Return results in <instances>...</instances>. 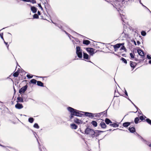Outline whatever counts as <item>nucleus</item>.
Listing matches in <instances>:
<instances>
[{
  "instance_id": "nucleus-15",
  "label": "nucleus",
  "mask_w": 151,
  "mask_h": 151,
  "mask_svg": "<svg viewBox=\"0 0 151 151\" xmlns=\"http://www.w3.org/2000/svg\"><path fill=\"white\" fill-rule=\"evenodd\" d=\"M30 6H31V9L33 13H36L37 11V8L35 6H32L30 5H29Z\"/></svg>"
},
{
  "instance_id": "nucleus-35",
  "label": "nucleus",
  "mask_w": 151,
  "mask_h": 151,
  "mask_svg": "<svg viewBox=\"0 0 151 151\" xmlns=\"http://www.w3.org/2000/svg\"><path fill=\"white\" fill-rule=\"evenodd\" d=\"M121 60L124 63L126 64L127 63V60L124 58H122L121 59Z\"/></svg>"
},
{
  "instance_id": "nucleus-56",
  "label": "nucleus",
  "mask_w": 151,
  "mask_h": 151,
  "mask_svg": "<svg viewBox=\"0 0 151 151\" xmlns=\"http://www.w3.org/2000/svg\"><path fill=\"white\" fill-rule=\"evenodd\" d=\"M142 6L144 7H145V6L143 5L142 4Z\"/></svg>"
},
{
  "instance_id": "nucleus-57",
  "label": "nucleus",
  "mask_w": 151,
  "mask_h": 151,
  "mask_svg": "<svg viewBox=\"0 0 151 151\" xmlns=\"http://www.w3.org/2000/svg\"><path fill=\"white\" fill-rule=\"evenodd\" d=\"M64 32H65V33H66V34H67V32H66L65 31H64Z\"/></svg>"
},
{
  "instance_id": "nucleus-9",
  "label": "nucleus",
  "mask_w": 151,
  "mask_h": 151,
  "mask_svg": "<svg viewBox=\"0 0 151 151\" xmlns=\"http://www.w3.org/2000/svg\"><path fill=\"white\" fill-rule=\"evenodd\" d=\"M99 125L102 129H105L107 127V125H106L105 122L103 121L101 122Z\"/></svg>"
},
{
  "instance_id": "nucleus-60",
  "label": "nucleus",
  "mask_w": 151,
  "mask_h": 151,
  "mask_svg": "<svg viewBox=\"0 0 151 151\" xmlns=\"http://www.w3.org/2000/svg\"><path fill=\"white\" fill-rule=\"evenodd\" d=\"M116 2L117 3L119 2L117 1H116Z\"/></svg>"
},
{
  "instance_id": "nucleus-50",
  "label": "nucleus",
  "mask_w": 151,
  "mask_h": 151,
  "mask_svg": "<svg viewBox=\"0 0 151 151\" xmlns=\"http://www.w3.org/2000/svg\"><path fill=\"white\" fill-rule=\"evenodd\" d=\"M125 93L126 96H128V94H127V93L126 91H125Z\"/></svg>"
},
{
  "instance_id": "nucleus-58",
  "label": "nucleus",
  "mask_w": 151,
  "mask_h": 151,
  "mask_svg": "<svg viewBox=\"0 0 151 151\" xmlns=\"http://www.w3.org/2000/svg\"><path fill=\"white\" fill-rule=\"evenodd\" d=\"M129 1H133V0H129Z\"/></svg>"
},
{
  "instance_id": "nucleus-12",
  "label": "nucleus",
  "mask_w": 151,
  "mask_h": 151,
  "mask_svg": "<svg viewBox=\"0 0 151 151\" xmlns=\"http://www.w3.org/2000/svg\"><path fill=\"white\" fill-rule=\"evenodd\" d=\"M15 107L18 109H20L23 108V106L22 104H20L17 103L15 106Z\"/></svg>"
},
{
  "instance_id": "nucleus-14",
  "label": "nucleus",
  "mask_w": 151,
  "mask_h": 151,
  "mask_svg": "<svg viewBox=\"0 0 151 151\" xmlns=\"http://www.w3.org/2000/svg\"><path fill=\"white\" fill-rule=\"evenodd\" d=\"M127 29H124L123 31V33L125 35V37H128L129 36V33L128 32L127 30Z\"/></svg>"
},
{
  "instance_id": "nucleus-41",
  "label": "nucleus",
  "mask_w": 151,
  "mask_h": 151,
  "mask_svg": "<svg viewBox=\"0 0 151 151\" xmlns=\"http://www.w3.org/2000/svg\"><path fill=\"white\" fill-rule=\"evenodd\" d=\"M146 34V33L145 31H142V36H145Z\"/></svg>"
},
{
  "instance_id": "nucleus-52",
  "label": "nucleus",
  "mask_w": 151,
  "mask_h": 151,
  "mask_svg": "<svg viewBox=\"0 0 151 151\" xmlns=\"http://www.w3.org/2000/svg\"><path fill=\"white\" fill-rule=\"evenodd\" d=\"M149 63L150 64H151V60L149 61Z\"/></svg>"
},
{
  "instance_id": "nucleus-8",
  "label": "nucleus",
  "mask_w": 151,
  "mask_h": 151,
  "mask_svg": "<svg viewBox=\"0 0 151 151\" xmlns=\"http://www.w3.org/2000/svg\"><path fill=\"white\" fill-rule=\"evenodd\" d=\"M85 115L86 116H88L91 118H93L94 117V114L88 112H85Z\"/></svg>"
},
{
  "instance_id": "nucleus-7",
  "label": "nucleus",
  "mask_w": 151,
  "mask_h": 151,
  "mask_svg": "<svg viewBox=\"0 0 151 151\" xmlns=\"http://www.w3.org/2000/svg\"><path fill=\"white\" fill-rule=\"evenodd\" d=\"M86 50L91 55H92L94 53L95 49L92 48L87 47L86 48Z\"/></svg>"
},
{
  "instance_id": "nucleus-1",
  "label": "nucleus",
  "mask_w": 151,
  "mask_h": 151,
  "mask_svg": "<svg viewBox=\"0 0 151 151\" xmlns=\"http://www.w3.org/2000/svg\"><path fill=\"white\" fill-rule=\"evenodd\" d=\"M85 132L87 134H89L91 137L93 138L95 137L94 136L95 131L94 130L89 128L88 127L86 128L85 130Z\"/></svg>"
},
{
  "instance_id": "nucleus-23",
  "label": "nucleus",
  "mask_w": 151,
  "mask_h": 151,
  "mask_svg": "<svg viewBox=\"0 0 151 151\" xmlns=\"http://www.w3.org/2000/svg\"><path fill=\"white\" fill-rule=\"evenodd\" d=\"M71 128L72 129H76L78 128V126L74 124H70Z\"/></svg>"
},
{
  "instance_id": "nucleus-40",
  "label": "nucleus",
  "mask_w": 151,
  "mask_h": 151,
  "mask_svg": "<svg viewBox=\"0 0 151 151\" xmlns=\"http://www.w3.org/2000/svg\"><path fill=\"white\" fill-rule=\"evenodd\" d=\"M130 56H131V57L132 58H134V53H131L130 54Z\"/></svg>"
},
{
  "instance_id": "nucleus-42",
  "label": "nucleus",
  "mask_w": 151,
  "mask_h": 151,
  "mask_svg": "<svg viewBox=\"0 0 151 151\" xmlns=\"http://www.w3.org/2000/svg\"><path fill=\"white\" fill-rule=\"evenodd\" d=\"M27 77L29 78H31L32 77V76H30L29 75H27Z\"/></svg>"
},
{
  "instance_id": "nucleus-4",
  "label": "nucleus",
  "mask_w": 151,
  "mask_h": 151,
  "mask_svg": "<svg viewBox=\"0 0 151 151\" xmlns=\"http://www.w3.org/2000/svg\"><path fill=\"white\" fill-rule=\"evenodd\" d=\"M67 110L71 114L75 116L76 109H75L71 107H69L67 108Z\"/></svg>"
},
{
  "instance_id": "nucleus-48",
  "label": "nucleus",
  "mask_w": 151,
  "mask_h": 151,
  "mask_svg": "<svg viewBox=\"0 0 151 151\" xmlns=\"http://www.w3.org/2000/svg\"><path fill=\"white\" fill-rule=\"evenodd\" d=\"M58 27L60 28V29H63V27L61 26L60 25H58Z\"/></svg>"
},
{
  "instance_id": "nucleus-2",
  "label": "nucleus",
  "mask_w": 151,
  "mask_h": 151,
  "mask_svg": "<svg viewBox=\"0 0 151 151\" xmlns=\"http://www.w3.org/2000/svg\"><path fill=\"white\" fill-rule=\"evenodd\" d=\"M5 38L6 41H7V42H6L4 40V43L6 45V46L7 48H8L9 45H8V43H11L12 41V35L9 33H8V34L6 35L5 36Z\"/></svg>"
},
{
  "instance_id": "nucleus-11",
  "label": "nucleus",
  "mask_w": 151,
  "mask_h": 151,
  "mask_svg": "<svg viewBox=\"0 0 151 151\" xmlns=\"http://www.w3.org/2000/svg\"><path fill=\"white\" fill-rule=\"evenodd\" d=\"M104 131L100 130H96V132H95L94 136L95 137H98L100 134V133L103 132Z\"/></svg>"
},
{
  "instance_id": "nucleus-45",
  "label": "nucleus",
  "mask_w": 151,
  "mask_h": 151,
  "mask_svg": "<svg viewBox=\"0 0 151 151\" xmlns=\"http://www.w3.org/2000/svg\"><path fill=\"white\" fill-rule=\"evenodd\" d=\"M74 115H72V114L70 115V119H73L74 117Z\"/></svg>"
},
{
  "instance_id": "nucleus-36",
  "label": "nucleus",
  "mask_w": 151,
  "mask_h": 151,
  "mask_svg": "<svg viewBox=\"0 0 151 151\" xmlns=\"http://www.w3.org/2000/svg\"><path fill=\"white\" fill-rule=\"evenodd\" d=\"M122 47H121V48L120 49V50H123L124 51L126 52V48L124 46V45H122Z\"/></svg>"
},
{
  "instance_id": "nucleus-19",
  "label": "nucleus",
  "mask_w": 151,
  "mask_h": 151,
  "mask_svg": "<svg viewBox=\"0 0 151 151\" xmlns=\"http://www.w3.org/2000/svg\"><path fill=\"white\" fill-rule=\"evenodd\" d=\"M109 126L114 127H119V125L117 124L116 123L114 122L112 124H109Z\"/></svg>"
},
{
  "instance_id": "nucleus-27",
  "label": "nucleus",
  "mask_w": 151,
  "mask_h": 151,
  "mask_svg": "<svg viewBox=\"0 0 151 151\" xmlns=\"http://www.w3.org/2000/svg\"><path fill=\"white\" fill-rule=\"evenodd\" d=\"M83 44L86 45H88L90 43V42L87 40H84L83 42Z\"/></svg>"
},
{
  "instance_id": "nucleus-51",
  "label": "nucleus",
  "mask_w": 151,
  "mask_h": 151,
  "mask_svg": "<svg viewBox=\"0 0 151 151\" xmlns=\"http://www.w3.org/2000/svg\"><path fill=\"white\" fill-rule=\"evenodd\" d=\"M125 54H122V55L123 56H125Z\"/></svg>"
},
{
  "instance_id": "nucleus-29",
  "label": "nucleus",
  "mask_w": 151,
  "mask_h": 151,
  "mask_svg": "<svg viewBox=\"0 0 151 151\" xmlns=\"http://www.w3.org/2000/svg\"><path fill=\"white\" fill-rule=\"evenodd\" d=\"M37 81L36 80L34 79L31 80L30 81V83L33 84H35Z\"/></svg>"
},
{
  "instance_id": "nucleus-31",
  "label": "nucleus",
  "mask_w": 151,
  "mask_h": 151,
  "mask_svg": "<svg viewBox=\"0 0 151 151\" xmlns=\"http://www.w3.org/2000/svg\"><path fill=\"white\" fill-rule=\"evenodd\" d=\"M76 52H78L81 51H82V50L81 49L80 47L79 46H77L76 47Z\"/></svg>"
},
{
  "instance_id": "nucleus-13",
  "label": "nucleus",
  "mask_w": 151,
  "mask_h": 151,
  "mask_svg": "<svg viewBox=\"0 0 151 151\" xmlns=\"http://www.w3.org/2000/svg\"><path fill=\"white\" fill-rule=\"evenodd\" d=\"M73 121L77 124H80L82 123V121L81 120L76 118L74 119Z\"/></svg>"
},
{
  "instance_id": "nucleus-21",
  "label": "nucleus",
  "mask_w": 151,
  "mask_h": 151,
  "mask_svg": "<svg viewBox=\"0 0 151 151\" xmlns=\"http://www.w3.org/2000/svg\"><path fill=\"white\" fill-rule=\"evenodd\" d=\"M128 130L131 133H133L135 132V129L134 127H129Z\"/></svg>"
},
{
  "instance_id": "nucleus-37",
  "label": "nucleus",
  "mask_w": 151,
  "mask_h": 151,
  "mask_svg": "<svg viewBox=\"0 0 151 151\" xmlns=\"http://www.w3.org/2000/svg\"><path fill=\"white\" fill-rule=\"evenodd\" d=\"M34 127L37 129H39L40 127L38 125V124L37 123H35L34 125Z\"/></svg>"
},
{
  "instance_id": "nucleus-25",
  "label": "nucleus",
  "mask_w": 151,
  "mask_h": 151,
  "mask_svg": "<svg viewBox=\"0 0 151 151\" xmlns=\"http://www.w3.org/2000/svg\"><path fill=\"white\" fill-rule=\"evenodd\" d=\"M37 85L41 87L44 86L43 83L40 81H37Z\"/></svg>"
},
{
  "instance_id": "nucleus-46",
  "label": "nucleus",
  "mask_w": 151,
  "mask_h": 151,
  "mask_svg": "<svg viewBox=\"0 0 151 151\" xmlns=\"http://www.w3.org/2000/svg\"><path fill=\"white\" fill-rule=\"evenodd\" d=\"M146 118V117L145 116L143 115H142V121H143L144 120H145V119Z\"/></svg>"
},
{
  "instance_id": "nucleus-54",
  "label": "nucleus",
  "mask_w": 151,
  "mask_h": 151,
  "mask_svg": "<svg viewBox=\"0 0 151 151\" xmlns=\"http://www.w3.org/2000/svg\"><path fill=\"white\" fill-rule=\"evenodd\" d=\"M139 2L141 4H142V3H141V1L140 0H139Z\"/></svg>"
},
{
  "instance_id": "nucleus-33",
  "label": "nucleus",
  "mask_w": 151,
  "mask_h": 151,
  "mask_svg": "<svg viewBox=\"0 0 151 151\" xmlns=\"http://www.w3.org/2000/svg\"><path fill=\"white\" fill-rule=\"evenodd\" d=\"M34 121V119L32 117H30L28 119L29 122L30 123H32Z\"/></svg>"
},
{
  "instance_id": "nucleus-30",
  "label": "nucleus",
  "mask_w": 151,
  "mask_h": 151,
  "mask_svg": "<svg viewBox=\"0 0 151 151\" xmlns=\"http://www.w3.org/2000/svg\"><path fill=\"white\" fill-rule=\"evenodd\" d=\"M27 2H30L33 4L36 3V1L35 0H27Z\"/></svg>"
},
{
  "instance_id": "nucleus-32",
  "label": "nucleus",
  "mask_w": 151,
  "mask_h": 151,
  "mask_svg": "<svg viewBox=\"0 0 151 151\" xmlns=\"http://www.w3.org/2000/svg\"><path fill=\"white\" fill-rule=\"evenodd\" d=\"M19 75V73L18 71H16L13 74V76L14 77H17Z\"/></svg>"
},
{
  "instance_id": "nucleus-5",
  "label": "nucleus",
  "mask_w": 151,
  "mask_h": 151,
  "mask_svg": "<svg viewBox=\"0 0 151 151\" xmlns=\"http://www.w3.org/2000/svg\"><path fill=\"white\" fill-rule=\"evenodd\" d=\"M124 44V43H118L115 45H113V46L114 48V51H116L121 45H123Z\"/></svg>"
},
{
  "instance_id": "nucleus-55",
  "label": "nucleus",
  "mask_w": 151,
  "mask_h": 151,
  "mask_svg": "<svg viewBox=\"0 0 151 151\" xmlns=\"http://www.w3.org/2000/svg\"><path fill=\"white\" fill-rule=\"evenodd\" d=\"M143 54V55H144V52H143V51H142V55Z\"/></svg>"
},
{
  "instance_id": "nucleus-24",
  "label": "nucleus",
  "mask_w": 151,
  "mask_h": 151,
  "mask_svg": "<svg viewBox=\"0 0 151 151\" xmlns=\"http://www.w3.org/2000/svg\"><path fill=\"white\" fill-rule=\"evenodd\" d=\"M78 57L80 58H81L82 57V51L78 52H76Z\"/></svg>"
},
{
  "instance_id": "nucleus-49",
  "label": "nucleus",
  "mask_w": 151,
  "mask_h": 151,
  "mask_svg": "<svg viewBox=\"0 0 151 151\" xmlns=\"http://www.w3.org/2000/svg\"><path fill=\"white\" fill-rule=\"evenodd\" d=\"M37 14H37L38 15V16L40 15L41 14V13L39 11H38L37 12Z\"/></svg>"
},
{
  "instance_id": "nucleus-18",
  "label": "nucleus",
  "mask_w": 151,
  "mask_h": 151,
  "mask_svg": "<svg viewBox=\"0 0 151 151\" xmlns=\"http://www.w3.org/2000/svg\"><path fill=\"white\" fill-rule=\"evenodd\" d=\"M80 111L76 110L75 116H82L83 114L80 112Z\"/></svg>"
},
{
  "instance_id": "nucleus-17",
  "label": "nucleus",
  "mask_w": 151,
  "mask_h": 151,
  "mask_svg": "<svg viewBox=\"0 0 151 151\" xmlns=\"http://www.w3.org/2000/svg\"><path fill=\"white\" fill-rule=\"evenodd\" d=\"M130 66L134 69L136 65V63L132 61H130Z\"/></svg>"
},
{
  "instance_id": "nucleus-20",
  "label": "nucleus",
  "mask_w": 151,
  "mask_h": 151,
  "mask_svg": "<svg viewBox=\"0 0 151 151\" xmlns=\"http://www.w3.org/2000/svg\"><path fill=\"white\" fill-rule=\"evenodd\" d=\"M140 119L142 120V116H140L139 117V118L138 117H136L134 119V122L135 124L138 123V121H139V120Z\"/></svg>"
},
{
  "instance_id": "nucleus-53",
  "label": "nucleus",
  "mask_w": 151,
  "mask_h": 151,
  "mask_svg": "<svg viewBox=\"0 0 151 151\" xmlns=\"http://www.w3.org/2000/svg\"><path fill=\"white\" fill-rule=\"evenodd\" d=\"M137 43H138V44H139L140 43V42L139 41H137Z\"/></svg>"
},
{
  "instance_id": "nucleus-44",
  "label": "nucleus",
  "mask_w": 151,
  "mask_h": 151,
  "mask_svg": "<svg viewBox=\"0 0 151 151\" xmlns=\"http://www.w3.org/2000/svg\"><path fill=\"white\" fill-rule=\"evenodd\" d=\"M147 57L149 59H151V56H150L149 55H147Z\"/></svg>"
},
{
  "instance_id": "nucleus-10",
  "label": "nucleus",
  "mask_w": 151,
  "mask_h": 151,
  "mask_svg": "<svg viewBox=\"0 0 151 151\" xmlns=\"http://www.w3.org/2000/svg\"><path fill=\"white\" fill-rule=\"evenodd\" d=\"M131 124H134V122H125L123 124L122 126L124 127H127Z\"/></svg>"
},
{
  "instance_id": "nucleus-59",
  "label": "nucleus",
  "mask_w": 151,
  "mask_h": 151,
  "mask_svg": "<svg viewBox=\"0 0 151 151\" xmlns=\"http://www.w3.org/2000/svg\"><path fill=\"white\" fill-rule=\"evenodd\" d=\"M109 131H111V129H109Z\"/></svg>"
},
{
  "instance_id": "nucleus-43",
  "label": "nucleus",
  "mask_w": 151,
  "mask_h": 151,
  "mask_svg": "<svg viewBox=\"0 0 151 151\" xmlns=\"http://www.w3.org/2000/svg\"><path fill=\"white\" fill-rule=\"evenodd\" d=\"M0 35L1 36V38L3 40H4V38H3V33H0Z\"/></svg>"
},
{
  "instance_id": "nucleus-22",
  "label": "nucleus",
  "mask_w": 151,
  "mask_h": 151,
  "mask_svg": "<svg viewBox=\"0 0 151 151\" xmlns=\"http://www.w3.org/2000/svg\"><path fill=\"white\" fill-rule=\"evenodd\" d=\"M17 102H23L24 101L23 99L20 96H18L17 98Z\"/></svg>"
},
{
  "instance_id": "nucleus-3",
  "label": "nucleus",
  "mask_w": 151,
  "mask_h": 151,
  "mask_svg": "<svg viewBox=\"0 0 151 151\" xmlns=\"http://www.w3.org/2000/svg\"><path fill=\"white\" fill-rule=\"evenodd\" d=\"M94 114V117H99L102 115H103L102 117H106L107 116V110L100 113Z\"/></svg>"
},
{
  "instance_id": "nucleus-38",
  "label": "nucleus",
  "mask_w": 151,
  "mask_h": 151,
  "mask_svg": "<svg viewBox=\"0 0 151 151\" xmlns=\"http://www.w3.org/2000/svg\"><path fill=\"white\" fill-rule=\"evenodd\" d=\"M146 122L150 124L151 125V120L149 119H147L146 120Z\"/></svg>"
},
{
  "instance_id": "nucleus-39",
  "label": "nucleus",
  "mask_w": 151,
  "mask_h": 151,
  "mask_svg": "<svg viewBox=\"0 0 151 151\" xmlns=\"http://www.w3.org/2000/svg\"><path fill=\"white\" fill-rule=\"evenodd\" d=\"M137 51L139 55L141 56H142V54H141V53L142 52V50H138Z\"/></svg>"
},
{
  "instance_id": "nucleus-6",
  "label": "nucleus",
  "mask_w": 151,
  "mask_h": 151,
  "mask_svg": "<svg viewBox=\"0 0 151 151\" xmlns=\"http://www.w3.org/2000/svg\"><path fill=\"white\" fill-rule=\"evenodd\" d=\"M28 86L27 85L22 87L21 88L19 91V92L21 94L24 93L25 91L27 90Z\"/></svg>"
},
{
  "instance_id": "nucleus-34",
  "label": "nucleus",
  "mask_w": 151,
  "mask_h": 151,
  "mask_svg": "<svg viewBox=\"0 0 151 151\" xmlns=\"http://www.w3.org/2000/svg\"><path fill=\"white\" fill-rule=\"evenodd\" d=\"M33 19H38L39 16L38 15L36 14H35L33 16Z\"/></svg>"
},
{
  "instance_id": "nucleus-47",
  "label": "nucleus",
  "mask_w": 151,
  "mask_h": 151,
  "mask_svg": "<svg viewBox=\"0 0 151 151\" xmlns=\"http://www.w3.org/2000/svg\"><path fill=\"white\" fill-rule=\"evenodd\" d=\"M38 5L40 7V8H41V9H42V10H43V8L42 7L41 4H38Z\"/></svg>"
},
{
  "instance_id": "nucleus-16",
  "label": "nucleus",
  "mask_w": 151,
  "mask_h": 151,
  "mask_svg": "<svg viewBox=\"0 0 151 151\" xmlns=\"http://www.w3.org/2000/svg\"><path fill=\"white\" fill-rule=\"evenodd\" d=\"M105 122L106 124H110L112 123L111 121L108 118H106L105 119Z\"/></svg>"
},
{
  "instance_id": "nucleus-26",
  "label": "nucleus",
  "mask_w": 151,
  "mask_h": 151,
  "mask_svg": "<svg viewBox=\"0 0 151 151\" xmlns=\"http://www.w3.org/2000/svg\"><path fill=\"white\" fill-rule=\"evenodd\" d=\"M83 57L84 59L86 60H88L89 59V56L86 53H83Z\"/></svg>"
},
{
  "instance_id": "nucleus-61",
  "label": "nucleus",
  "mask_w": 151,
  "mask_h": 151,
  "mask_svg": "<svg viewBox=\"0 0 151 151\" xmlns=\"http://www.w3.org/2000/svg\"><path fill=\"white\" fill-rule=\"evenodd\" d=\"M135 42V43H134V44H135V45H136V43L135 42Z\"/></svg>"
},
{
  "instance_id": "nucleus-28",
  "label": "nucleus",
  "mask_w": 151,
  "mask_h": 151,
  "mask_svg": "<svg viewBox=\"0 0 151 151\" xmlns=\"http://www.w3.org/2000/svg\"><path fill=\"white\" fill-rule=\"evenodd\" d=\"M91 123L94 127H96L97 126V122L95 121H92Z\"/></svg>"
},
{
  "instance_id": "nucleus-62",
  "label": "nucleus",
  "mask_w": 151,
  "mask_h": 151,
  "mask_svg": "<svg viewBox=\"0 0 151 151\" xmlns=\"http://www.w3.org/2000/svg\"><path fill=\"white\" fill-rule=\"evenodd\" d=\"M141 34H142V32H141Z\"/></svg>"
}]
</instances>
